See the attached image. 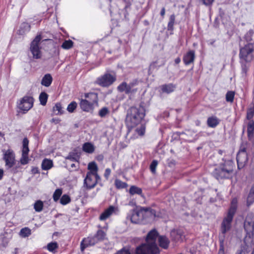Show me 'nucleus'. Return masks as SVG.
Returning a JSON list of instances; mask_svg holds the SVG:
<instances>
[{
  "label": "nucleus",
  "mask_w": 254,
  "mask_h": 254,
  "mask_svg": "<svg viewBox=\"0 0 254 254\" xmlns=\"http://www.w3.org/2000/svg\"><path fill=\"white\" fill-rule=\"evenodd\" d=\"M145 115V109L143 107H130L127 111L126 118V124L128 128V132L131 131L133 127L139 125Z\"/></svg>",
  "instance_id": "nucleus-1"
},
{
  "label": "nucleus",
  "mask_w": 254,
  "mask_h": 254,
  "mask_svg": "<svg viewBox=\"0 0 254 254\" xmlns=\"http://www.w3.org/2000/svg\"><path fill=\"white\" fill-rule=\"evenodd\" d=\"M237 208V200L234 198L231 201V206L228 210L227 216L223 219L221 225V232L222 235L219 236L225 237V234L231 228V224L234 216L236 213Z\"/></svg>",
  "instance_id": "nucleus-2"
},
{
  "label": "nucleus",
  "mask_w": 254,
  "mask_h": 254,
  "mask_svg": "<svg viewBox=\"0 0 254 254\" xmlns=\"http://www.w3.org/2000/svg\"><path fill=\"white\" fill-rule=\"evenodd\" d=\"M84 99L80 100L79 106L83 111H93L95 107L98 105V94L94 92L86 93L84 94Z\"/></svg>",
  "instance_id": "nucleus-3"
},
{
  "label": "nucleus",
  "mask_w": 254,
  "mask_h": 254,
  "mask_svg": "<svg viewBox=\"0 0 254 254\" xmlns=\"http://www.w3.org/2000/svg\"><path fill=\"white\" fill-rule=\"evenodd\" d=\"M234 163L232 161H225L221 167L215 169L213 173V176L217 180L228 178L232 173Z\"/></svg>",
  "instance_id": "nucleus-4"
},
{
  "label": "nucleus",
  "mask_w": 254,
  "mask_h": 254,
  "mask_svg": "<svg viewBox=\"0 0 254 254\" xmlns=\"http://www.w3.org/2000/svg\"><path fill=\"white\" fill-rule=\"evenodd\" d=\"M151 209L149 208H141L139 210L134 209L132 212L130 219L132 223L139 224L146 218Z\"/></svg>",
  "instance_id": "nucleus-5"
},
{
  "label": "nucleus",
  "mask_w": 254,
  "mask_h": 254,
  "mask_svg": "<svg viewBox=\"0 0 254 254\" xmlns=\"http://www.w3.org/2000/svg\"><path fill=\"white\" fill-rule=\"evenodd\" d=\"M254 51V43H249L240 49L239 58L240 62H250L253 60L252 53Z\"/></svg>",
  "instance_id": "nucleus-6"
},
{
  "label": "nucleus",
  "mask_w": 254,
  "mask_h": 254,
  "mask_svg": "<svg viewBox=\"0 0 254 254\" xmlns=\"http://www.w3.org/2000/svg\"><path fill=\"white\" fill-rule=\"evenodd\" d=\"M159 252L157 245H152L146 242L137 247L135 250V254H157Z\"/></svg>",
  "instance_id": "nucleus-7"
},
{
  "label": "nucleus",
  "mask_w": 254,
  "mask_h": 254,
  "mask_svg": "<svg viewBox=\"0 0 254 254\" xmlns=\"http://www.w3.org/2000/svg\"><path fill=\"white\" fill-rule=\"evenodd\" d=\"M34 99L29 96H25L18 103L17 107L23 113H26L33 106Z\"/></svg>",
  "instance_id": "nucleus-8"
},
{
  "label": "nucleus",
  "mask_w": 254,
  "mask_h": 254,
  "mask_svg": "<svg viewBox=\"0 0 254 254\" xmlns=\"http://www.w3.org/2000/svg\"><path fill=\"white\" fill-rule=\"evenodd\" d=\"M116 76L110 73H105L97 78L95 83L102 87H108L116 80Z\"/></svg>",
  "instance_id": "nucleus-9"
},
{
  "label": "nucleus",
  "mask_w": 254,
  "mask_h": 254,
  "mask_svg": "<svg viewBox=\"0 0 254 254\" xmlns=\"http://www.w3.org/2000/svg\"><path fill=\"white\" fill-rule=\"evenodd\" d=\"M42 39L41 35H37L32 41L30 45V51L34 58L38 59L41 58L42 53L39 48V43Z\"/></svg>",
  "instance_id": "nucleus-10"
},
{
  "label": "nucleus",
  "mask_w": 254,
  "mask_h": 254,
  "mask_svg": "<svg viewBox=\"0 0 254 254\" xmlns=\"http://www.w3.org/2000/svg\"><path fill=\"white\" fill-rule=\"evenodd\" d=\"M101 180V178H97L93 173H87L84 180L83 186L87 190H90L94 188L97 184Z\"/></svg>",
  "instance_id": "nucleus-11"
},
{
  "label": "nucleus",
  "mask_w": 254,
  "mask_h": 254,
  "mask_svg": "<svg viewBox=\"0 0 254 254\" xmlns=\"http://www.w3.org/2000/svg\"><path fill=\"white\" fill-rule=\"evenodd\" d=\"M3 159L5 163V166L7 168H12L15 164V155L14 151L8 149L7 150L3 151Z\"/></svg>",
  "instance_id": "nucleus-12"
},
{
  "label": "nucleus",
  "mask_w": 254,
  "mask_h": 254,
  "mask_svg": "<svg viewBox=\"0 0 254 254\" xmlns=\"http://www.w3.org/2000/svg\"><path fill=\"white\" fill-rule=\"evenodd\" d=\"M254 219V214L251 213L247 215L244 222V229L250 237L254 236V225L253 222Z\"/></svg>",
  "instance_id": "nucleus-13"
},
{
  "label": "nucleus",
  "mask_w": 254,
  "mask_h": 254,
  "mask_svg": "<svg viewBox=\"0 0 254 254\" xmlns=\"http://www.w3.org/2000/svg\"><path fill=\"white\" fill-rule=\"evenodd\" d=\"M29 141L27 138H24L22 142V156L20 159V163L22 165H26L28 163L29 159L28 153L29 149L28 147Z\"/></svg>",
  "instance_id": "nucleus-14"
},
{
  "label": "nucleus",
  "mask_w": 254,
  "mask_h": 254,
  "mask_svg": "<svg viewBox=\"0 0 254 254\" xmlns=\"http://www.w3.org/2000/svg\"><path fill=\"white\" fill-rule=\"evenodd\" d=\"M248 160L247 154L245 153H237V162L238 165V168L241 169L243 168Z\"/></svg>",
  "instance_id": "nucleus-15"
},
{
  "label": "nucleus",
  "mask_w": 254,
  "mask_h": 254,
  "mask_svg": "<svg viewBox=\"0 0 254 254\" xmlns=\"http://www.w3.org/2000/svg\"><path fill=\"white\" fill-rule=\"evenodd\" d=\"M96 243H97V241L94 237L83 239L80 243L81 251L83 252L85 248L90 246H93Z\"/></svg>",
  "instance_id": "nucleus-16"
},
{
  "label": "nucleus",
  "mask_w": 254,
  "mask_h": 254,
  "mask_svg": "<svg viewBox=\"0 0 254 254\" xmlns=\"http://www.w3.org/2000/svg\"><path fill=\"white\" fill-rule=\"evenodd\" d=\"M158 233L155 229L150 231L146 238V242L152 245H157L156 240L158 237Z\"/></svg>",
  "instance_id": "nucleus-17"
},
{
  "label": "nucleus",
  "mask_w": 254,
  "mask_h": 254,
  "mask_svg": "<svg viewBox=\"0 0 254 254\" xmlns=\"http://www.w3.org/2000/svg\"><path fill=\"white\" fill-rule=\"evenodd\" d=\"M133 132L134 133V138H137L138 136H142L144 135L145 132V126L143 124H140L136 127L133 128L131 131L130 132Z\"/></svg>",
  "instance_id": "nucleus-18"
},
{
  "label": "nucleus",
  "mask_w": 254,
  "mask_h": 254,
  "mask_svg": "<svg viewBox=\"0 0 254 254\" xmlns=\"http://www.w3.org/2000/svg\"><path fill=\"white\" fill-rule=\"evenodd\" d=\"M195 59V52L191 50L187 52L183 57V62L186 65H189L193 63Z\"/></svg>",
  "instance_id": "nucleus-19"
},
{
  "label": "nucleus",
  "mask_w": 254,
  "mask_h": 254,
  "mask_svg": "<svg viewBox=\"0 0 254 254\" xmlns=\"http://www.w3.org/2000/svg\"><path fill=\"white\" fill-rule=\"evenodd\" d=\"M176 88V85L173 83L164 84L160 86L162 93L170 94L174 92Z\"/></svg>",
  "instance_id": "nucleus-20"
},
{
  "label": "nucleus",
  "mask_w": 254,
  "mask_h": 254,
  "mask_svg": "<svg viewBox=\"0 0 254 254\" xmlns=\"http://www.w3.org/2000/svg\"><path fill=\"white\" fill-rule=\"evenodd\" d=\"M115 210V207L110 206L109 208L106 209L100 216V220H105L110 217L113 213Z\"/></svg>",
  "instance_id": "nucleus-21"
},
{
  "label": "nucleus",
  "mask_w": 254,
  "mask_h": 254,
  "mask_svg": "<svg viewBox=\"0 0 254 254\" xmlns=\"http://www.w3.org/2000/svg\"><path fill=\"white\" fill-rule=\"evenodd\" d=\"M220 121L218 118L215 116H211L208 118L207 120V125L209 127L214 128L219 124Z\"/></svg>",
  "instance_id": "nucleus-22"
},
{
  "label": "nucleus",
  "mask_w": 254,
  "mask_h": 254,
  "mask_svg": "<svg viewBox=\"0 0 254 254\" xmlns=\"http://www.w3.org/2000/svg\"><path fill=\"white\" fill-rule=\"evenodd\" d=\"M88 169L90 171L88 172L87 173H93L97 176V178H99V175L98 174V166L95 162H92L88 164Z\"/></svg>",
  "instance_id": "nucleus-23"
},
{
  "label": "nucleus",
  "mask_w": 254,
  "mask_h": 254,
  "mask_svg": "<svg viewBox=\"0 0 254 254\" xmlns=\"http://www.w3.org/2000/svg\"><path fill=\"white\" fill-rule=\"evenodd\" d=\"M53 81V78L49 73L45 74L41 81V84L45 87H49Z\"/></svg>",
  "instance_id": "nucleus-24"
},
{
  "label": "nucleus",
  "mask_w": 254,
  "mask_h": 254,
  "mask_svg": "<svg viewBox=\"0 0 254 254\" xmlns=\"http://www.w3.org/2000/svg\"><path fill=\"white\" fill-rule=\"evenodd\" d=\"M159 246L163 249H167L170 243L169 239L165 236H160L158 239Z\"/></svg>",
  "instance_id": "nucleus-25"
},
{
  "label": "nucleus",
  "mask_w": 254,
  "mask_h": 254,
  "mask_svg": "<svg viewBox=\"0 0 254 254\" xmlns=\"http://www.w3.org/2000/svg\"><path fill=\"white\" fill-rule=\"evenodd\" d=\"M131 87L132 86L124 82L118 87V89L120 92L125 91L126 93H129L131 92Z\"/></svg>",
  "instance_id": "nucleus-26"
},
{
  "label": "nucleus",
  "mask_w": 254,
  "mask_h": 254,
  "mask_svg": "<svg viewBox=\"0 0 254 254\" xmlns=\"http://www.w3.org/2000/svg\"><path fill=\"white\" fill-rule=\"evenodd\" d=\"M83 151L88 153H92L95 150V147L91 142H86L82 145Z\"/></svg>",
  "instance_id": "nucleus-27"
},
{
  "label": "nucleus",
  "mask_w": 254,
  "mask_h": 254,
  "mask_svg": "<svg viewBox=\"0 0 254 254\" xmlns=\"http://www.w3.org/2000/svg\"><path fill=\"white\" fill-rule=\"evenodd\" d=\"M171 236L175 241H178L182 240L183 237V233L181 230H174L171 233Z\"/></svg>",
  "instance_id": "nucleus-28"
},
{
  "label": "nucleus",
  "mask_w": 254,
  "mask_h": 254,
  "mask_svg": "<svg viewBox=\"0 0 254 254\" xmlns=\"http://www.w3.org/2000/svg\"><path fill=\"white\" fill-rule=\"evenodd\" d=\"M53 162L51 160L45 159L42 161V168L44 170H49L53 167Z\"/></svg>",
  "instance_id": "nucleus-29"
},
{
  "label": "nucleus",
  "mask_w": 254,
  "mask_h": 254,
  "mask_svg": "<svg viewBox=\"0 0 254 254\" xmlns=\"http://www.w3.org/2000/svg\"><path fill=\"white\" fill-rule=\"evenodd\" d=\"M54 114L56 115H62L64 113L63 107L60 103H57L54 106L53 109Z\"/></svg>",
  "instance_id": "nucleus-30"
},
{
  "label": "nucleus",
  "mask_w": 254,
  "mask_h": 254,
  "mask_svg": "<svg viewBox=\"0 0 254 254\" xmlns=\"http://www.w3.org/2000/svg\"><path fill=\"white\" fill-rule=\"evenodd\" d=\"M31 234V230L28 227H24L21 229L19 235L22 238H26L29 236Z\"/></svg>",
  "instance_id": "nucleus-31"
},
{
  "label": "nucleus",
  "mask_w": 254,
  "mask_h": 254,
  "mask_svg": "<svg viewBox=\"0 0 254 254\" xmlns=\"http://www.w3.org/2000/svg\"><path fill=\"white\" fill-rule=\"evenodd\" d=\"M176 16L174 14H172L169 18V21L168 23V30L172 31L174 29V25L175 22Z\"/></svg>",
  "instance_id": "nucleus-32"
},
{
  "label": "nucleus",
  "mask_w": 254,
  "mask_h": 254,
  "mask_svg": "<svg viewBox=\"0 0 254 254\" xmlns=\"http://www.w3.org/2000/svg\"><path fill=\"white\" fill-rule=\"evenodd\" d=\"M250 62H240L242 66V73L244 76H246L250 66Z\"/></svg>",
  "instance_id": "nucleus-33"
},
{
  "label": "nucleus",
  "mask_w": 254,
  "mask_h": 254,
  "mask_svg": "<svg viewBox=\"0 0 254 254\" xmlns=\"http://www.w3.org/2000/svg\"><path fill=\"white\" fill-rule=\"evenodd\" d=\"M106 236V233L102 230H98L95 235L94 236V238L95 240L98 242L99 241L103 240Z\"/></svg>",
  "instance_id": "nucleus-34"
},
{
  "label": "nucleus",
  "mask_w": 254,
  "mask_h": 254,
  "mask_svg": "<svg viewBox=\"0 0 254 254\" xmlns=\"http://www.w3.org/2000/svg\"><path fill=\"white\" fill-rule=\"evenodd\" d=\"M43 202L41 200H37L34 204V208L36 212H41L43 209Z\"/></svg>",
  "instance_id": "nucleus-35"
},
{
  "label": "nucleus",
  "mask_w": 254,
  "mask_h": 254,
  "mask_svg": "<svg viewBox=\"0 0 254 254\" xmlns=\"http://www.w3.org/2000/svg\"><path fill=\"white\" fill-rule=\"evenodd\" d=\"M48 95L45 92H42L39 96V100L40 102V104L43 105H46L47 100H48Z\"/></svg>",
  "instance_id": "nucleus-36"
},
{
  "label": "nucleus",
  "mask_w": 254,
  "mask_h": 254,
  "mask_svg": "<svg viewBox=\"0 0 254 254\" xmlns=\"http://www.w3.org/2000/svg\"><path fill=\"white\" fill-rule=\"evenodd\" d=\"M254 131V123L250 122L248 125L247 132L249 137L253 136Z\"/></svg>",
  "instance_id": "nucleus-37"
},
{
  "label": "nucleus",
  "mask_w": 254,
  "mask_h": 254,
  "mask_svg": "<svg viewBox=\"0 0 254 254\" xmlns=\"http://www.w3.org/2000/svg\"><path fill=\"white\" fill-rule=\"evenodd\" d=\"M129 192L131 195L135 194H140L142 193V190L138 187L132 186L130 188Z\"/></svg>",
  "instance_id": "nucleus-38"
},
{
  "label": "nucleus",
  "mask_w": 254,
  "mask_h": 254,
  "mask_svg": "<svg viewBox=\"0 0 254 254\" xmlns=\"http://www.w3.org/2000/svg\"><path fill=\"white\" fill-rule=\"evenodd\" d=\"M73 43L71 40H65L63 42L61 47L64 49L68 50L73 47Z\"/></svg>",
  "instance_id": "nucleus-39"
},
{
  "label": "nucleus",
  "mask_w": 254,
  "mask_h": 254,
  "mask_svg": "<svg viewBox=\"0 0 254 254\" xmlns=\"http://www.w3.org/2000/svg\"><path fill=\"white\" fill-rule=\"evenodd\" d=\"M116 187L118 189H124L127 187V185L126 183L123 182L122 181L116 179L115 182Z\"/></svg>",
  "instance_id": "nucleus-40"
},
{
  "label": "nucleus",
  "mask_w": 254,
  "mask_h": 254,
  "mask_svg": "<svg viewBox=\"0 0 254 254\" xmlns=\"http://www.w3.org/2000/svg\"><path fill=\"white\" fill-rule=\"evenodd\" d=\"M109 110L107 107H103L101 108L98 112L99 116L101 118L105 117L109 114Z\"/></svg>",
  "instance_id": "nucleus-41"
},
{
  "label": "nucleus",
  "mask_w": 254,
  "mask_h": 254,
  "mask_svg": "<svg viewBox=\"0 0 254 254\" xmlns=\"http://www.w3.org/2000/svg\"><path fill=\"white\" fill-rule=\"evenodd\" d=\"M219 242H220V248H219L218 254H225L224 246V236H223V237H220L219 238Z\"/></svg>",
  "instance_id": "nucleus-42"
},
{
  "label": "nucleus",
  "mask_w": 254,
  "mask_h": 254,
  "mask_svg": "<svg viewBox=\"0 0 254 254\" xmlns=\"http://www.w3.org/2000/svg\"><path fill=\"white\" fill-rule=\"evenodd\" d=\"M235 93L233 91H230L227 92L226 95V100L227 102L232 103L234 101Z\"/></svg>",
  "instance_id": "nucleus-43"
},
{
  "label": "nucleus",
  "mask_w": 254,
  "mask_h": 254,
  "mask_svg": "<svg viewBox=\"0 0 254 254\" xmlns=\"http://www.w3.org/2000/svg\"><path fill=\"white\" fill-rule=\"evenodd\" d=\"M62 194V189H57L53 194V199L55 201H57Z\"/></svg>",
  "instance_id": "nucleus-44"
},
{
  "label": "nucleus",
  "mask_w": 254,
  "mask_h": 254,
  "mask_svg": "<svg viewBox=\"0 0 254 254\" xmlns=\"http://www.w3.org/2000/svg\"><path fill=\"white\" fill-rule=\"evenodd\" d=\"M70 201V197L67 195V194H64L63 195L61 199H60V202L63 205H66Z\"/></svg>",
  "instance_id": "nucleus-45"
},
{
  "label": "nucleus",
  "mask_w": 254,
  "mask_h": 254,
  "mask_svg": "<svg viewBox=\"0 0 254 254\" xmlns=\"http://www.w3.org/2000/svg\"><path fill=\"white\" fill-rule=\"evenodd\" d=\"M77 103L75 101L71 102L67 106V110L69 113H72L77 107Z\"/></svg>",
  "instance_id": "nucleus-46"
},
{
  "label": "nucleus",
  "mask_w": 254,
  "mask_h": 254,
  "mask_svg": "<svg viewBox=\"0 0 254 254\" xmlns=\"http://www.w3.org/2000/svg\"><path fill=\"white\" fill-rule=\"evenodd\" d=\"M58 248V244L56 242H52L48 244L47 249L50 252H54Z\"/></svg>",
  "instance_id": "nucleus-47"
},
{
  "label": "nucleus",
  "mask_w": 254,
  "mask_h": 254,
  "mask_svg": "<svg viewBox=\"0 0 254 254\" xmlns=\"http://www.w3.org/2000/svg\"><path fill=\"white\" fill-rule=\"evenodd\" d=\"M158 162L157 160H154L150 165V170L151 172L155 174L156 173V169L158 165Z\"/></svg>",
  "instance_id": "nucleus-48"
},
{
  "label": "nucleus",
  "mask_w": 254,
  "mask_h": 254,
  "mask_svg": "<svg viewBox=\"0 0 254 254\" xmlns=\"http://www.w3.org/2000/svg\"><path fill=\"white\" fill-rule=\"evenodd\" d=\"M254 33V32L253 30H249L245 35V39L248 41L250 42L252 40V37L253 36V34Z\"/></svg>",
  "instance_id": "nucleus-49"
},
{
  "label": "nucleus",
  "mask_w": 254,
  "mask_h": 254,
  "mask_svg": "<svg viewBox=\"0 0 254 254\" xmlns=\"http://www.w3.org/2000/svg\"><path fill=\"white\" fill-rule=\"evenodd\" d=\"M254 115V109L251 108L248 112L247 114V118L248 120H251L253 118Z\"/></svg>",
  "instance_id": "nucleus-50"
},
{
  "label": "nucleus",
  "mask_w": 254,
  "mask_h": 254,
  "mask_svg": "<svg viewBox=\"0 0 254 254\" xmlns=\"http://www.w3.org/2000/svg\"><path fill=\"white\" fill-rule=\"evenodd\" d=\"M205 5H210L212 4L214 0H199Z\"/></svg>",
  "instance_id": "nucleus-51"
},
{
  "label": "nucleus",
  "mask_w": 254,
  "mask_h": 254,
  "mask_svg": "<svg viewBox=\"0 0 254 254\" xmlns=\"http://www.w3.org/2000/svg\"><path fill=\"white\" fill-rule=\"evenodd\" d=\"M111 170L109 168H107L105 170V173H104V177L105 178L108 180L109 178V177L110 176L111 174Z\"/></svg>",
  "instance_id": "nucleus-52"
},
{
  "label": "nucleus",
  "mask_w": 254,
  "mask_h": 254,
  "mask_svg": "<svg viewBox=\"0 0 254 254\" xmlns=\"http://www.w3.org/2000/svg\"><path fill=\"white\" fill-rule=\"evenodd\" d=\"M247 154L246 151V147L244 145H242L238 153Z\"/></svg>",
  "instance_id": "nucleus-53"
},
{
  "label": "nucleus",
  "mask_w": 254,
  "mask_h": 254,
  "mask_svg": "<svg viewBox=\"0 0 254 254\" xmlns=\"http://www.w3.org/2000/svg\"><path fill=\"white\" fill-rule=\"evenodd\" d=\"M66 159H69L72 161L76 160L75 158L74 157L73 154H69L68 156L66 158Z\"/></svg>",
  "instance_id": "nucleus-54"
},
{
  "label": "nucleus",
  "mask_w": 254,
  "mask_h": 254,
  "mask_svg": "<svg viewBox=\"0 0 254 254\" xmlns=\"http://www.w3.org/2000/svg\"><path fill=\"white\" fill-rule=\"evenodd\" d=\"M31 171H32V173L34 174L39 173L38 168L37 167L32 168L31 170Z\"/></svg>",
  "instance_id": "nucleus-55"
},
{
  "label": "nucleus",
  "mask_w": 254,
  "mask_h": 254,
  "mask_svg": "<svg viewBox=\"0 0 254 254\" xmlns=\"http://www.w3.org/2000/svg\"><path fill=\"white\" fill-rule=\"evenodd\" d=\"M165 14V8L163 7L161 10L160 14L161 16L163 18Z\"/></svg>",
  "instance_id": "nucleus-56"
},
{
  "label": "nucleus",
  "mask_w": 254,
  "mask_h": 254,
  "mask_svg": "<svg viewBox=\"0 0 254 254\" xmlns=\"http://www.w3.org/2000/svg\"><path fill=\"white\" fill-rule=\"evenodd\" d=\"M3 176V171L2 169H0V180L2 179Z\"/></svg>",
  "instance_id": "nucleus-57"
},
{
  "label": "nucleus",
  "mask_w": 254,
  "mask_h": 254,
  "mask_svg": "<svg viewBox=\"0 0 254 254\" xmlns=\"http://www.w3.org/2000/svg\"><path fill=\"white\" fill-rule=\"evenodd\" d=\"M180 62H181V59L180 58H177L175 60V62L176 64H179L180 63Z\"/></svg>",
  "instance_id": "nucleus-58"
},
{
  "label": "nucleus",
  "mask_w": 254,
  "mask_h": 254,
  "mask_svg": "<svg viewBox=\"0 0 254 254\" xmlns=\"http://www.w3.org/2000/svg\"><path fill=\"white\" fill-rule=\"evenodd\" d=\"M236 254H245L242 250H239L237 251Z\"/></svg>",
  "instance_id": "nucleus-59"
},
{
  "label": "nucleus",
  "mask_w": 254,
  "mask_h": 254,
  "mask_svg": "<svg viewBox=\"0 0 254 254\" xmlns=\"http://www.w3.org/2000/svg\"><path fill=\"white\" fill-rule=\"evenodd\" d=\"M52 122H56V124H58V123H59L60 120H56V119H53L52 120Z\"/></svg>",
  "instance_id": "nucleus-60"
},
{
  "label": "nucleus",
  "mask_w": 254,
  "mask_h": 254,
  "mask_svg": "<svg viewBox=\"0 0 254 254\" xmlns=\"http://www.w3.org/2000/svg\"><path fill=\"white\" fill-rule=\"evenodd\" d=\"M128 205L133 206V205H135V203H134L133 202H132V201H130L128 203Z\"/></svg>",
  "instance_id": "nucleus-61"
},
{
  "label": "nucleus",
  "mask_w": 254,
  "mask_h": 254,
  "mask_svg": "<svg viewBox=\"0 0 254 254\" xmlns=\"http://www.w3.org/2000/svg\"><path fill=\"white\" fill-rule=\"evenodd\" d=\"M70 166H71V168H73V167H75L74 164H71Z\"/></svg>",
  "instance_id": "nucleus-62"
},
{
  "label": "nucleus",
  "mask_w": 254,
  "mask_h": 254,
  "mask_svg": "<svg viewBox=\"0 0 254 254\" xmlns=\"http://www.w3.org/2000/svg\"><path fill=\"white\" fill-rule=\"evenodd\" d=\"M252 254H254V253H253Z\"/></svg>",
  "instance_id": "nucleus-63"
},
{
  "label": "nucleus",
  "mask_w": 254,
  "mask_h": 254,
  "mask_svg": "<svg viewBox=\"0 0 254 254\" xmlns=\"http://www.w3.org/2000/svg\"><path fill=\"white\" fill-rule=\"evenodd\" d=\"M127 254H128V253H127Z\"/></svg>",
  "instance_id": "nucleus-64"
}]
</instances>
